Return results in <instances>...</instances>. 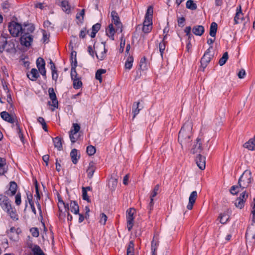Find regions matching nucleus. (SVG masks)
<instances>
[{
    "label": "nucleus",
    "instance_id": "1",
    "mask_svg": "<svg viewBox=\"0 0 255 255\" xmlns=\"http://www.w3.org/2000/svg\"><path fill=\"white\" fill-rule=\"evenodd\" d=\"M193 124L191 121L186 122L181 128L178 134V141L183 147L188 145L192 140Z\"/></svg>",
    "mask_w": 255,
    "mask_h": 255
},
{
    "label": "nucleus",
    "instance_id": "2",
    "mask_svg": "<svg viewBox=\"0 0 255 255\" xmlns=\"http://www.w3.org/2000/svg\"><path fill=\"white\" fill-rule=\"evenodd\" d=\"M0 206L6 212L10 218L14 220L18 219V215L14 208L11 207L10 202L7 197L0 194Z\"/></svg>",
    "mask_w": 255,
    "mask_h": 255
},
{
    "label": "nucleus",
    "instance_id": "3",
    "mask_svg": "<svg viewBox=\"0 0 255 255\" xmlns=\"http://www.w3.org/2000/svg\"><path fill=\"white\" fill-rule=\"evenodd\" d=\"M253 180L252 176V172L249 170H246L241 176L240 177L238 181V184L241 189L243 190L245 188H248L251 184Z\"/></svg>",
    "mask_w": 255,
    "mask_h": 255
},
{
    "label": "nucleus",
    "instance_id": "4",
    "mask_svg": "<svg viewBox=\"0 0 255 255\" xmlns=\"http://www.w3.org/2000/svg\"><path fill=\"white\" fill-rule=\"evenodd\" d=\"M10 33L14 37L18 36L19 33L22 34V26L18 23L12 21L8 26Z\"/></svg>",
    "mask_w": 255,
    "mask_h": 255
},
{
    "label": "nucleus",
    "instance_id": "5",
    "mask_svg": "<svg viewBox=\"0 0 255 255\" xmlns=\"http://www.w3.org/2000/svg\"><path fill=\"white\" fill-rule=\"evenodd\" d=\"M246 238L247 243L251 245L255 244V225L252 224L248 229Z\"/></svg>",
    "mask_w": 255,
    "mask_h": 255
},
{
    "label": "nucleus",
    "instance_id": "6",
    "mask_svg": "<svg viewBox=\"0 0 255 255\" xmlns=\"http://www.w3.org/2000/svg\"><path fill=\"white\" fill-rule=\"evenodd\" d=\"M211 48H212V46H211L207 50L201 58V64L203 70L206 67L207 64L210 62L211 59L213 57V55L211 53L210 50Z\"/></svg>",
    "mask_w": 255,
    "mask_h": 255
},
{
    "label": "nucleus",
    "instance_id": "7",
    "mask_svg": "<svg viewBox=\"0 0 255 255\" xmlns=\"http://www.w3.org/2000/svg\"><path fill=\"white\" fill-rule=\"evenodd\" d=\"M135 210L133 208H129L127 211V227L128 230L130 231L133 226V216L135 214Z\"/></svg>",
    "mask_w": 255,
    "mask_h": 255
},
{
    "label": "nucleus",
    "instance_id": "8",
    "mask_svg": "<svg viewBox=\"0 0 255 255\" xmlns=\"http://www.w3.org/2000/svg\"><path fill=\"white\" fill-rule=\"evenodd\" d=\"M73 129H71L70 131L69 137L72 143H75L79 138L78 132H79L80 127L76 123L73 124Z\"/></svg>",
    "mask_w": 255,
    "mask_h": 255
},
{
    "label": "nucleus",
    "instance_id": "9",
    "mask_svg": "<svg viewBox=\"0 0 255 255\" xmlns=\"http://www.w3.org/2000/svg\"><path fill=\"white\" fill-rule=\"evenodd\" d=\"M248 21V19L246 20V19L244 17L243 14L242 12L241 6L240 5L239 9L237 8V12L234 17L235 24L242 23L245 26Z\"/></svg>",
    "mask_w": 255,
    "mask_h": 255
},
{
    "label": "nucleus",
    "instance_id": "10",
    "mask_svg": "<svg viewBox=\"0 0 255 255\" xmlns=\"http://www.w3.org/2000/svg\"><path fill=\"white\" fill-rule=\"evenodd\" d=\"M111 16L112 17V22L116 27V30L119 31L120 32H122V24L120 21L118 13L115 11H112L111 12Z\"/></svg>",
    "mask_w": 255,
    "mask_h": 255
},
{
    "label": "nucleus",
    "instance_id": "11",
    "mask_svg": "<svg viewBox=\"0 0 255 255\" xmlns=\"http://www.w3.org/2000/svg\"><path fill=\"white\" fill-rule=\"evenodd\" d=\"M248 197V194L246 191L243 192L240 196L237 199L235 202V206L236 207L242 209L244 206V203Z\"/></svg>",
    "mask_w": 255,
    "mask_h": 255
},
{
    "label": "nucleus",
    "instance_id": "12",
    "mask_svg": "<svg viewBox=\"0 0 255 255\" xmlns=\"http://www.w3.org/2000/svg\"><path fill=\"white\" fill-rule=\"evenodd\" d=\"M48 94L50 99L52 101V104L50 102H48L49 105H51L55 108H57L58 105V100L57 99L56 94L54 92L53 88H50L48 89Z\"/></svg>",
    "mask_w": 255,
    "mask_h": 255
},
{
    "label": "nucleus",
    "instance_id": "13",
    "mask_svg": "<svg viewBox=\"0 0 255 255\" xmlns=\"http://www.w3.org/2000/svg\"><path fill=\"white\" fill-rule=\"evenodd\" d=\"M1 118L11 124H13L17 121L16 117L15 115H10L6 112H2L0 113Z\"/></svg>",
    "mask_w": 255,
    "mask_h": 255
},
{
    "label": "nucleus",
    "instance_id": "14",
    "mask_svg": "<svg viewBox=\"0 0 255 255\" xmlns=\"http://www.w3.org/2000/svg\"><path fill=\"white\" fill-rule=\"evenodd\" d=\"M33 41L32 35L22 34L20 37V43L25 47H29Z\"/></svg>",
    "mask_w": 255,
    "mask_h": 255
},
{
    "label": "nucleus",
    "instance_id": "15",
    "mask_svg": "<svg viewBox=\"0 0 255 255\" xmlns=\"http://www.w3.org/2000/svg\"><path fill=\"white\" fill-rule=\"evenodd\" d=\"M107 50L105 48V45H102L99 46L96 51V56L100 60H104L106 57Z\"/></svg>",
    "mask_w": 255,
    "mask_h": 255
},
{
    "label": "nucleus",
    "instance_id": "16",
    "mask_svg": "<svg viewBox=\"0 0 255 255\" xmlns=\"http://www.w3.org/2000/svg\"><path fill=\"white\" fill-rule=\"evenodd\" d=\"M196 163L199 169L203 170L206 167V158L205 156H202L199 154L195 159Z\"/></svg>",
    "mask_w": 255,
    "mask_h": 255
},
{
    "label": "nucleus",
    "instance_id": "17",
    "mask_svg": "<svg viewBox=\"0 0 255 255\" xmlns=\"http://www.w3.org/2000/svg\"><path fill=\"white\" fill-rule=\"evenodd\" d=\"M203 150L201 139L198 137L194 142L191 149V152L193 154L200 153Z\"/></svg>",
    "mask_w": 255,
    "mask_h": 255
},
{
    "label": "nucleus",
    "instance_id": "18",
    "mask_svg": "<svg viewBox=\"0 0 255 255\" xmlns=\"http://www.w3.org/2000/svg\"><path fill=\"white\" fill-rule=\"evenodd\" d=\"M35 29L34 26L32 23L24 24L22 26V34L24 35H31Z\"/></svg>",
    "mask_w": 255,
    "mask_h": 255
},
{
    "label": "nucleus",
    "instance_id": "19",
    "mask_svg": "<svg viewBox=\"0 0 255 255\" xmlns=\"http://www.w3.org/2000/svg\"><path fill=\"white\" fill-rule=\"evenodd\" d=\"M197 198V192L196 191H194L191 192L189 198V203L187 206V208L188 210H192L193 208V205L194 204Z\"/></svg>",
    "mask_w": 255,
    "mask_h": 255
},
{
    "label": "nucleus",
    "instance_id": "20",
    "mask_svg": "<svg viewBox=\"0 0 255 255\" xmlns=\"http://www.w3.org/2000/svg\"><path fill=\"white\" fill-rule=\"evenodd\" d=\"M63 11L67 13L70 12V5L68 0H57Z\"/></svg>",
    "mask_w": 255,
    "mask_h": 255
},
{
    "label": "nucleus",
    "instance_id": "21",
    "mask_svg": "<svg viewBox=\"0 0 255 255\" xmlns=\"http://www.w3.org/2000/svg\"><path fill=\"white\" fill-rule=\"evenodd\" d=\"M8 168L4 158L0 157V176L3 175L7 171Z\"/></svg>",
    "mask_w": 255,
    "mask_h": 255
},
{
    "label": "nucleus",
    "instance_id": "22",
    "mask_svg": "<svg viewBox=\"0 0 255 255\" xmlns=\"http://www.w3.org/2000/svg\"><path fill=\"white\" fill-rule=\"evenodd\" d=\"M96 167L93 162H91L88 169H87V176L89 178H92L94 173L96 170Z\"/></svg>",
    "mask_w": 255,
    "mask_h": 255
},
{
    "label": "nucleus",
    "instance_id": "23",
    "mask_svg": "<svg viewBox=\"0 0 255 255\" xmlns=\"http://www.w3.org/2000/svg\"><path fill=\"white\" fill-rule=\"evenodd\" d=\"M244 147L248 148L250 150H254L255 149V136L251 138L244 145Z\"/></svg>",
    "mask_w": 255,
    "mask_h": 255
},
{
    "label": "nucleus",
    "instance_id": "24",
    "mask_svg": "<svg viewBox=\"0 0 255 255\" xmlns=\"http://www.w3.org/2000/svg\"><path fill=\"white\" fill-rule=\"evenodd\" d=\"M192 31L194 34L201 36L204 32V28L202 25H196L193 27Z\"/></svg>",
    "mask_w": 255,
    "mask_h": 255
},
{
    "label": "nucleus",
    "instance_id": "25",
    "mask_svg": "<svg viewBox=\"0 0 255 255\" xmlns=\"http://www.w3.org/2000/svg\"><path fill=\"white\" fill-rule=\"evenodd\" d=\"M115 31L116 30L114 27L113 24L111 23L109 24L108 28L106 29V33L107 35L112 40L114 39Z\"/></svg>",
    "mask_w": 255,
    "mask_h": 255
},
{
    "label": "nucleus",
    "instance_id": "26",
    "mask_svg": "<svg viewBox=\"0 0 255 255\" xmlns=\"http://www.w3.org/2000/svg\"><path fill=\"white\" fill-rule=\"evenodd\" d=\"M70 156L72 161L74 164H76L80 158V155H78V151L76 149H73L70 152Z\"/></svg>",
    "mask_w": 255,
    "mask_h": 255
},
{
    "label": "nucleus",
    "instance_id": "27",
    "mask_svg": "<svg viewBox=\"0 0 255 255\" xmlns=\"http://www.w3.org/2000/svg\"><path fill=\"white\" fill-rule=\"evenodd\" d=\"M54 145L55 148L59 151L62 149V138L59 136H57L53 138Z\"/></svg>",
    "mask_w": 255,
    "mask_h": 255
},
{
    "label": "nucleus",
    "instance_id": "28",
    "mask_svg": "<svg viewBox=\"0 0 255 255\" xmlns=\"http://www.w3.org/2000/svg\"><path fill=\"white\" fill-rule=\"evenodd\" d=\"M69 210L75 214H77L79 213V207L75 201H71L70 204V207L69 206Z\"/></svg>",
    "mask_w": 255,
    "mask_h": 255
},
{
    "label": "nucleus",
    "instance_id": "29",
    "mask_svg": "<svg viewBox=\"0 0 255 255\" xmlns=\"http://www.w3.org/2000/svg\"><path fill=\"white\" fill-rule=\"evenodd\" d=\"M27 77L32 81L36 80L39 77L38 72L37 69L32 68L31 70L30 73L29 74H27Z\"/></svg>",
    "mask_w": 255,
    "mask_h": 255
},
{
    "label": "nucleus",
    "instance_id": "30",
    "mask_svg": "<svg viewBox=\"0 0 255 255\" xmlns=\"http://www.w3.org/2000/svg\"><path fill=\"white\" fill-rule=\"evenodd\" d=\"M133 62V57L132 55L129 54L125 62V68L128 70H130L132 68Z\"/></svg>",
    "mask_w": 255,
    "mask_h": 255
},
{
    "label": "nucleus",
    "instance_id": "31",
    "mask_svg": "<svg viewBox=\"0 0 255 255\" xmlns=\"http://www.w3.org/2000/svg\"><path fill=\"white\" fill-rule=\"evenodd\" d=\"M217 24L215 22H213L210 26V35L212 37H215L216 34L217 30Z\"/></svg>",
    "mask_w": 255,
    "mask_h": 255
},
{
    "label": "nucleus",
    "instance_id": "32",
    "mask_svg": "<svg viewBox=\"0 0 255 255\" xmlns=\"http://www.w3.org/2000/svg\"><path fill=\"white\" fill-rule=\"evenodd\" d=\"M166 37V34H165L164 36L162 41L159 44V51L160 52V55H161V57H162L163 53L164 51L165 50V47H166V42L165 41Z\"/></svg>",
    "mask_w": 255,
    "mask_h": 255
},
{
    "label": "nucleus",
    "instance_id": "33",
    "mask_svg": "<svg viewBox=\"0 0 255 255\" xmlns=\"http://www.w3.org/2000/svg\"><path fill=\"white\" fill-rule=\"evenodd\" d=\"M106 72V70L103 69H100L97 71L95 77L97 80L99 81L100 83L102 82V75Z\"/></svg>",
    "mask_w": 255,
    "mask_h": 255
},
{
    "label": "nucleus",
    "instance_id": "34",
    "mask_svg": "<svg viewBox=\"0 0 255 255\" xmlns=\"http://www.w3.org/2000/svg\"><path fill=\"white\" fill-rule=\"evenodd\" d=\"M77 62L75 60V64H72V67L71 69V77L72 79L77 78V73L76 71V67L77 66Z\"/></svg>",
    "mask_w": 255,
    "mask_h": 255
},
{
    "label": "nucleus",
    "instance_id": "35",
    "mask_svg": "<svg viewBox=\"0 0 255 255\" xmlns=\"http://www.w3.org/2000/svg\"><path fill=\"white\" fill-rule=\"evenodd\" d=\"M32 252L34 255H45L43 251L37 245H34L33 246L32 248Z\"/></svg>",
    "mask_w": 255,
    "mask_h": 255
},
{
    "label": "nucleus",
    "instance_id": "36",
    "mask_svg": "<svg viewBox=\"0 0 255 255\" xmlns=\"http://www.w3.org/2000/svg\"><path fill=\"white\" fill-rule=\"evenodd\" d=\"M158 246V241L157 240L155 241V237L154 236L152 241L151 242V251L152 252V255H155V252Z\"/></svg>",
    "mask_w": 255,
    "mask_h": 255
},
{
    "label": "nucleus",
    "instance_id": "37",
    "mask_svg": "<svg viewBox=\"0 0 255 255\" xmlns=\"http://www.w3.org/2000/svg\"><path fill=\"white\" fill-rule=\"evenodd\" d=\"M186 6L187 8L191 10H195L197 8L196 4L192 0H188L186 3Z\"/></svg>",
    "mask_w": 255,
    "mask_h": 255
},
{
    "label": "nucleus",
    "instance_id": "38",
    "mask_svg": "<svg viewBox=\"0 0 255 255\" xmlns=\"http://www.w3.org/2000/svg\"><path fill=\"white\" fill-rule=\"evenodd\" d=\"M140 103L139 102L134 103L133 105L132 113H133V118H134L135 116L139 113L140 111V109L138 108Z\"/></svg>",
    "mask_w": 255,
    "mask_h": 255
},
{
    "label": "nucleus",
    "instance_id": "39",
    "mask_svg": "<svg viewBox=\"0 0 255 255\" xmlns=\"http://www.w3.org/2000/svg\"><path fill=\"white\" fill-rule=\"evenodd\" d=\"M73 87L75 89H78L80 88L82 86V82L81 81L80 79L79 78L73 79Z\"/></svg>",
    "mask_w": 255,
    "mask_h": 255
},
{
    "label": "nucleus",
    "instance_id": "40",
    "mask_svg": "<svg viewBox=\"0 0 255 255\" xmlns=\"http://www.w3.org/2000/svg\"><path fill=\"white\" fill-rule=\"evenodd\" d=\"M241 190H242L241 187H240L239 184L237 185H234L231 187L230 190V192L233 195H236L241 191Z\"/></svg>",
    "mask_w": 255,
    "mask_h": 255
},
{
    "label": "nucleus",
    "instance_id": "41",
    "mask_svg": "<svg viewBox=\"0 0 255 255\" xmlns=\"http://www.w3.org/2000/svg\"><path fill=\"white\" fill-rule=\"evenodd\" d=\"M218 218L220 220V222L221 224H224L227 222L229 219V217L226 214H220Z\"/></svg>",
    "mask_w": 255,
    "mask_h": 255
},
{
    "label": "nucleus",
    "instance_id": "42",
    "mask_svg": "<svg viewBox=\"0 0 255 255\" xmlns=\"http://www.w3.org/2000/svg\"><path fill=\"white\" fill-rule=\"evenodd\" d=\"M36 65L38 70L45 68V63L44 59L39 57L36 60Z\"/></svg>",
    "mask_w": 255,
    "mask_h": 255
},
{
    "label": "nucleus",
    "instance_id": "43",
    "mask_svg": "<svg viewBox=\"0 0 255 255\" xmlns=\"http://www.w3.org/2000/svg\"><path fill=\"white\" fill-rule=\"evenodd\" d=\"M17 184L14 182H11L10 183V187L9 190L11 192V195H14L16 192L17 190Z\"/></svg>",
    "mask_w": 255,
    "mask_h": 255
},
{
    "label": "nucleus",
    "instance_id": "44",
    "mask_svg": "<svg viewBox=\"0 0 255 255\" xmlns=\"http://www.w3.org/2000/svg\"><path fill=\"white\" fill-rule=\"evenodd\" d=\"M58 208H59V211L61 213H62L61 208L62 207H64V208L65 209V211H67V210H69V205L68 204H65L63 201H60V202H58ZM61 216V213H60L59 215V216Z\"/></svg>",
    "mask_w": 255,
    "mask_h": 255
},
{
    "label": "nucleus",
    "instance_id": "45",
    "mask_svg": "<svg viewBox=\"0 0 255 255\" xmlns=\"http://www.w3.org/2000/svg\"><path fill=\"white\" fill-rule=\"evenodd\" d=\"M153 13V6H149L146 11L145 18H149L152 19V15Z\"/></svg>",
    "mask_w": 255,
    "mask_h": 255
},
{
    "label": "nucleus",
    "instance_id": "46",
    "mask_svg": "<svg viewBox=\"0 0 255 255\" xmlns=\"http://www.w3.org/2000/svg\"><path fill=\"white\" fill-rule=\"evenodd\" d=\"M228 59V53L227 52H225L223 54V56L220 58L219 61V63L220 66L224 65Z\"/></svg>",
    "mask_w": 255,
    "mask_h": 255
},
{
    "label": "nucleus",
    "instance_id": "47",
    "mask_svg": "<svg viewBox=\"0 0 255 255\" xmlns=\"http://www.w3.org/2000/svg\"><path fill=\"white\" fill-rule=\"evenodd\" d=\"M96 151V148L94 146L89 145L87 147V153L90 156L94 155Z\"/></svg>",
    "mask_w": 255,
    "mask_h": 255
},
{
    "label": "nucleus",
    "instance_id": "48",
    "mask_svg": "<svg viewBox=\"0 0 255 255\" xmlns=\"http://www.w3.org/2000/svg\"><path fill=\"white\" fill-rule=\"evenodd\" d=\"M15 229L14 228H11L10 230L8 232V234L10 238H14L16 239L18 238V234L16 232H15Z\"/></svg>",
    "mask_w": 255,
    "mask_h": 255
},
{
    "label": "nucleus",
    "instance_id": "49",
    "mask_svg": "<svg viewBox=\"0 0 255 255\" xmlns=\"http://www.w3.org/2000/svg\"><path fill=\"white\" fill-rule=\"evenodd\" d=\"M85 15V9H82L79 13H77L76 17L81 22H82L84 19V16Z\"/></svg>",
    "mask_w": 255,
    "mask_h": 255
},
{
    "label": "nucleus",
    "instance_id": "50",
    "mask_svg": "<svg viewBox=\"0 0 255 255\" xmlns=\"http://www.w3.org/2000/svg\"><path fill=\"white\" fill-rule=\"evenodd\" d=\"M139 67H140V68L142 70H144L147 68L146 63V58L145 57L142 58L140 59V63H139Z\"/></svg>",
    "mask_w": 255,
    "mask_h": 255
},
{
    "label": "nucleus",
    "instance_id": "51",
    "mask_svg": "<svg viewBox=\"0 0 255 255\" xmlns=\"http://www.w3.org/2000/svg\"><path fill=\"white\" fill-rule=\"evenodd\" d=\"M107 220V217L104 213H101L100 216L99 222L101 225H105Z\"/></svg>",
    "mask_w": 255,
    "mask_h": 255
},
{
    "label": "nucleus",
    "instance_id": "52",
    "mask_svg": "<svg viewBox=\"0 0 255 255\" xmlns=\"http://www.w3.org/2000/svg\"><path fill=\"white\" fill-rule=\"evenodd\" d=\"M134 243L132 241H130L127 248V253H134Z\"/></svg>",
    "mask_w": 255,
    "mask_h": 255
},
{
    "label": "nucleus",
    "instance_id": "53",
    "mask_svg": "<svg viewBox=\"0 0 255 255\" xmlns=\"http://www.w3.org/2000/svg\"><path fill=\"white\" fill-rule=\"evenodd\" d=\"M42 34H43V42H48L49 40V38L50 34L48 32L44 30H42Z\"/></svg>",
    "mask_w": 255,
    "mask_h": 255
},
{
    "label": "nucleus",
    "instance_id": "54",
    "mask_svg": "<svg viewBox=\"0 0 255 255\" xmlns=\"http://www.w3.org/2000/svg\"><path fill=\"white\" fill-rule=\"evenodd\" d=\"M159 189V185H156L154 187L152 192L151 193L150 198H153L154 197H155L157 195V194H158V191Z\"/></svg>",
    "mask_w": 255,
    "mask_h": 255
},
{
    "label": "nucleus",
    "instance_id": "55",
    "mask_svg": "<svg viewBox=\"0 0 255 255\" xmlns=\"http://www.w3.org/2000/svg\"><path fill=\"white\" fill-rule=\"evenodd\" d=\"M251 214L253 215V222L255 223V198L254 199V202L252 205Z\"/></svg>",
    "mask_w": 255,
    "mask_h": 255
},
{
    "label": "nucleus",
    "instance_id": "56",
    "mask_svg": "<svg viewBox=\"0 0 255 255\" xmlns=\"http://www.w3.org/2000/svg\"><path fill=\"white\" fill-rule=\"evenodd\" d=\"M125 44L126 40L123 38V37H122L121 39L120 48L119 49V51L121 53H122L124 51Z\"/></svg>",
    "mask_w": 255,
    "mask_h": 255
},
{
    "label": "nucleus",
    "instance_id": "57",
    "mask_svg": "<svg viewBox=\"0 0 255 255\" xmlns=\"http://www.w3.org/2000/svg\"><path fill=\"white\" fill-rule=\"evenodd\" d=\"M117 179H112L110 181V183H109V186H111V189L112 190H115V187H116L117 185Z\"/></svg>",
    "mask_w": 255,
    "mask_h": 255
},
{
    "label": "nucleus",
    "instance_id": "58",
    "mask_svg": "<svg viewBox=\"0 0 255 255\" xmlns=\"http://www.w3.org/2000/svg\"><path fill=\"white\" fill-rule=\"evenodd\" d=\"M7 44L6 38L3 36H0V45L2 46L4 48L5 45Z\"/></svg>",
    "mask_w": 255,
    "mask_h": 255
},
{
    "label": "nucleus",
    "instance_id": "59",
    "mask_svg": "<svg viewBox=\"0 0 255 255\" xmlns=\"http://www.w3.org/2000/svg\"><path fill=\"white\" fill-rule=\"evenodd\" d=\"M30 232L32 235L34 237H37L39 236V231L37 228H32L30 229Z\"/></svg>",
    "mask_w": 255,
    "mask_h": 255
},
{
    "label": "nucleus",
    "instance_id": "60",
    "mask_svg": "<svg viewBox=\"0 0 255 255\" xmlns=\"http://www.w3.org/2000/svg\"><path fill=\"white\" fill-rule=\"evenodd\" d=\"M152 26L151 25H143L142 31L145 33H149L152 29Z\"/></svg>",
    "mask_w": 255,
    "mask_h": 255
},
{
    "label": "nucleus",
    "instance_id": "61",
    "mask_svg": "<svg viewBox=\"0 0 255 255\" xmlns=\"http://www.w3.org/2000/svg\"><path fill=\"white\" fill-rule=\"evenodd\" d=\"M15 203L16 205H19L21 203V195L20 193H18L15 197Z\"/></svg>",
    "mask_w": 255,
    "mask_h": 255
},
{
    "label": "nucleus",
    "instance_id": "62",
    "mask_svg": "<svg viewBox=\"0 0 255 255\" xmlns=\"http://www.w3.org/2000/svg\"><path fill=\"white\" fill-rule=\"evenodd\" d=\"M82 198L84 200H86L88 202H90V200L87 195V192L86 191L82 190Z\"/></svg>",
    "mask_w": 255,
    "mask_h": 255
},
{
    "label": "nucleus",
    "instance_id": "63",
    "mask_svg": "<svg viewBox=\"0 0 255 255\" xmlns=\"http://www.w3.org/2000/svg\"><path fill=\"white\" fill-rule=\"evenodd\" d=\"M101 27V24L99 23H96L92 26V31L95 33H97Z\"/></svg>",
    "mask_w": 255,
    "mask_h": 255
},
{
    "label": "nucleus",
    "instance_id": "64",
    "mask_svg": "<svg viewBox=\"0 0 255 255\" xmlns=\"http://www.w3.org/2000/svg\"><path fill=\"white\" fill-rule=\"evenodd\" d=\"M152 25V20L151 19L145 18L143 25Z\"/></svg>",
    "mask_w": 255,
    "mask_h": 255
}]
</instances>
